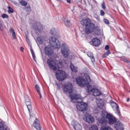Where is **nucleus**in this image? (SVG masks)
<instances>
[{
	"mask_svg": "<svg viewBox=\"0 0 130 130\" xmlns=\"http://www.w3.org/2000/svg\"><path fill=\"white\" fill-rule=\"evenodd\" d=\"M70 69L72 72H73V73H78V68L75 67L74 64H71Z\"/></svg>",
	"mask_w": 130,
	"mask_h": 130,
	"instance_id": "23",
	"label": "nucleus"
},
{
	"mask_svg": "<svg viewBox=\"0 0 130 130\" xmlns=\"http://www.w3.org/2000/svg\"><path fill=\"white\" fill-rule=\"evenodd\" d=\"M90 43L91 44V45L98 47V46H99V45H100L101 44V42H100V40H99V39L95 38L91 40Z\"/></svg>",
	"mask_w": 130,
	"mask_h": 130,
	"instance_id": "13",
	"label": "nucleus"
},
{
	"mask_svg": "<svg viewBox=\"0 0 130 130\" xmlns=\"http://www.w3.org/2000/svg\"><path fill=\"white\" fill-rule=\"evenodd\" d=\"M57 87H59V85H58Z\"/></svg>",
	"mask_w": 130,
	"mask_h": 130,
	"instance_id": "50",
	"label": "nucleus"
},
{
	"mask_svg": "<svg viewBox=\"0 0 130 130\" xmlns=\"http://www.w3.org/2000/svg\"><path fill=\"white\" fill-rule=\"evenodd\" d=\"M100 130H113V129H112L110 126H104L101 127Z\"/></svg>",
	"mask_w": 130,
	"mask_h": 130,
	"instance_id": "32",
	"label": "nucleus"
},
{
	"mask_svg": "<svg viewBox=\"0 0 130 130\" xmlns=\"http://www.w3.org/2000/svg\"><path fill=\"white\" fill-rule=\"evenodd\" d=\"M0 30L4 33L5 32V30H4V26H3V24H2V22L0 21Z\"/></svg>",
	"mask_w": 130,
	"mask_h": 130,
	"instance_id": "38",
	"label": "nucleus"
},
{
	"mask_svg": "<svg viewBox=\"0 0 130 130\" xmlns=\"http://www.w3.org/2000/svg\"><path fill=\"white\" fill-rule=\"evenodd\" d=\"M111 106H112V108H114V107H115L116 109V113H117V114H119L120 111L119 107L118 106V105H117V104H116V103L114 102L113 101H111Z\"/></svg>",
	"mask_w": 130,
	"mask_h": 130,
	"instance_id": "15",
	"label": "nucleus"
},
{
	"mask_svg": "<svg viewBox=\"0 0 130 130\" xmlns=\"http://www.w3.org/2000/svg\"><path fill=\"white\" fill-rule=\"evenodd\" d=\"M26 41H27V43H28V44H29V43H30V40H29V39H28L27 37H26Z\"/></svg>",
	"mask_w": 130,
	"mask_h": 130,
	"instance_id": "45",
	"label": "nucleus"
},
{
	"mask_svg": "<svg viewBox=\"0 0 130 130\" xmlns=\"http://www.w3.org/2000/svg\"><path fill=\"white\" fill-rule=\"evenodd\" d=\"M34 30L36 31V33H39L43 31V26L40 23H37L34 24L33 26Z\"/></svg>",
	"mask_w": 130,
	"mask_h": 130,
	"instance_id": "9",
	"label": "nucleus"
},
{
	"mask_svg": "<svg viewBox=\"0 0 130 130\" xmlns=\"http://www.w3.org/2000/svg\"><path fill=\"white\" fill-rule=\"evenodd\" d=\"M72 125H73L75 130H82V125L79 123L77 121H72Z\"/></svg>",
	"mask_w": 130,
	"mask_h": 130,
	"instance_id": "14",
	"label": "nucleus"
},
{
	"mask_svg": "<svg viewBox=\"0 0 130 130\" xmlns=\"http://www.w3.org/2000/svg\"><path fill=\"white\" fill-rule=\"evenodd\" d=\"M49 43L52 47H54L55 48L59 49V47H60V42L54 37H51L50 38Z\"/></svg>",
	"mask_w": 130,
	"mask_h": 130,
	"instance_id": "4",
	"label": "nucleus"
},
{
	"mask_svg": "<svg viewBox=\"0 0 130 130\" xmlns=\"http://www.w3.org/2000/svg\"><path fill=\"white\" fill-rule=\"evenodd\" d=\"M30 51L34 60H35V61H36V59H35L36 58V56H35V53L34 52L33 49H32V47H30Z\"/></svg>",
	"mask_w": 130,
	"mask_h": 130,
	"instance_id": "30",
	"label": "nucleus"
},
{
	"mask_svg": "<svg viewBox=\"0 0 130 130\" xmlns=\"http://www.w3.org/2000/svg\"><path fill=\"white\" fill-rule=\"evenodd\" d=\"M20 50H21V51H24V48L23 47H20Z\"/></svg>",
	"mask_w": 130,
	"mask_h": 130,
	"instance_id": "46",
	"label": "nucleus"
},
{
	"mask_svg": "<svg viewBox=\"0 0 130 130\" xmlns=\"http://www.w3.org/2000/svg\"><path fill=\"white\" fill-rule=\"evenodd\" d=\"M86 121L88 123H93L94 121V118L91 115H88L86 117Z\"/></svg>",
	"mask_w": 130,
	"mask_h": 130,
	"instance_id": "18",
	"label": "nucleus"
},
{
	"mask_svg": "<svg viewBox=\"0 0 130 130\" xmlns=\"http://www.w3.org/2000/svg\"><path fill=\"white\" fill-rule=\"evenodd\" d=\"M106 123H107V120H106L105 117H102L98 119V125H100L101 126H104V125H106Z\"/></svg>",
	"mask_w": 130,
	"mask_h": 130,
	"instance_id": "12",
	"label": "nucleus"
},
{
	"mask_svg": "<svg viewBox=\"0 0 130 130\" xmlns=\"http://www.w3.org/2000/svg\"><path fill=\"white\" fill-rule=\"evenodd\" d=\"M106 118L108 119L109 124H114L116 122V118L111 114L107 113Z\"/></svg>",
	"mask_w": 130,
	"mask_h": 130,
	"instance_id": "8",
	"label": "nucleus"
},
{
	"mask_svg": "<svg viewBox=\"0 0 130 130\" xmlns=\"http://www.w3.org/2000/svg\"><path fill=\"white\" fill-rule=\"evenodd\" d=\"M69 51H70V49H69V47L67 46V44L66 43L62 44L61 52L64 57L67 58L69 57V54H70Z\"/></svg>",
	"mask_w": 130,
	"mask_h": 130,
	"instance_id": "6",
	"label": "nucleus"
},
{
	"mask_svg": "<svg viewBox=\"0 0 130 130\" xmlns=\"http://www.w3.org/2000/svg\"><path fill=\"white\" fill-rule=\"evenodd\" d=\"M122 59L123 61H124V62H128L129 63V61L127 60L126 59H125L124 58H122Z\"/></svg>",
	"mask_w": 130,
	"mask_h": 130,
	"instance_id": "43",
	"label": "nucleus"
},
{
	"mask_svg": "<svg viewBox=\"0 0 130 130\" xmlns=\"http://www.w3.org/2000/svg\"><path fill=\"white\" fill-rule=\"evenodd\" d=\"M126 101L127 102H129V98H127Z\"/></svg>",
	"mask_w": 130,
	"mask_h": 130,
	"instance_id": "48",
	"label": "nucleus"
},
{
	"mask_svg": "<svg viewBox=\"0 0 130 130\" xmlns=\"http://www.w3.org/2000/svg\"><path fill=\"white\" fill-rule=\"evenodd\" d=\"M50 34L54 36L56 35V31H55V29L52 28L50 30Z\"/></svg>",
	"mask_w": 130,
	"mask_h": 130,
	"instance_id": "36",
	"label": "nucleus"
},
{
	"mask_svg": "<svg viewBox=\"0 0 130 130\" xmlns=\"http://www.w3.org/2000/svg\"><path fill=\"white\" fill-rule=\"evenodd\" d=\"M26 106L27 107L28 112L30 114V113H31V112H32V105H31V103H29V104L27 103Z\"/></svg>",
	"mask_w": 130,
	"mask_h": 130,
	"instance_id": "25",
	"label": "nucleus"
},
{
	"mask_svg": "<svg viewBox=\"0 0 130 130\" xmlns=\"http://www.w3.org/2000/svg\"><path fill=\"white\" fill-rule=\"evenodd\" d=\"M33 125L35 128L37 130H41V127L40 126V123H39V120L36 119L33 124Z\"/></svg>",
	"mask_w": 130,
	"mask_h": 130,
	"instance_id": "17",
	"label": "nucleus"
},
{
	"mask_svg": "<svg viewBox=\"0 0 130 130\" xmlns=\"http://www.w3.org/2000/svg\"><path fill=\"white\" fill-rule=\"evenodd\" d=\"M56 85L57 86H58V83H56Z\"/></svg>",
	"mask_w": 130,
	"mask_h": 130,
	"instance_id": "49",
	"label": "nucleus"
},
{
	"mask_svg": "<svg viewBox=\"0 0 130 130\" xmlns=\"http://www.w3.org/2000/svg\"><path fill=\"white\" fill-rule=\"evenodd\" d=\"M0 130H7V128L5 129V122L0 119Z\"/></svg>",
	"mask_w": 130,
	"mask_h": 130,
	"instance_id": "24",
	"label": "nucleus"
},
{
	"mask_svg": "<svg viewBox=\"0 0 130 130\" xmlns=\"http://www.w3.org/2000/svg\"><path fill=\"white\" fill-rule=\"evenodd\" d=\"M114 127L116 130H123V124H122V123L118 121L115 124Z\"/></svg>",
	"mask_w": 130,
	"mask_h": 130,
	"instance_id": "16",
	"label": "nucleus"
},
{
	"mask_svg": "<svg viewBox=\"0 0 130 130\" xmlns=\"http://www.w3.org/2000/svg\"><path fill=\"white\" fill-rule=\"evenodd\" d=\"M67 2L68 4H71V0H67Z\"/></svg>",
	"mask_w": 130,
	"mask_h": 130,
	"instance_id": "47",
	"label": "nucleus"
},
{
	"mask_svg": "<svg viewBox=\"0 0 130 130\" xmlns=\"http://www.w3.org/2000/svg\"><path fill=\"white\" fill-rule=\"evenodd\" d=\"M26 12H27L28 15L30 14V13H31V11H32V10H31V7L28 6V7H26L25 8Z\"/></svg>",
	"mask_w": 130,
	"mask_h": 130,
	"instance_id": "34",
	"label": "nucleus"
},
{
	"mask_svg": "<svg viewBox=\"0 0 130 130\" xmlns=\"http://www.w3.org/2000/svg\"><path fill=\"white\" fill-rule=\"evenodd\" d=\"M47 62L51 70L53 71H56L57 70V65H56V63L53 60L48 59Z\"/></svg>",
	"mask_w": 130,
	"mask_h": 130,
	"instance_id": "7",
	"label": "nucleus"
},
{
	"mask_svg": "<svg viewBox=\"0 0 130 130\" xmlns=\"http://www.w3.org/2000/svg\"><path fill=\"white\" fill-rule=\"evenodd\" d=\"M110 48V47H109V45H106L105 46V49L106 50H109V49Z\"/></svg>",
	"mask_w": 130,
	"mask_h": 130,
	"instance_id": "41",
	"label": "nucleus"
},
{
	"mask_svg": "<svg viewBox=\"0 0 130 130\" xmlns=\"http://www.w3.org/2000/svg\"><path fill=\"white\" fill-rule=\"evenodd\" d=\"M62 88L64 93H68L69 94H70V97L71 99V101H73V102H76L77 103L76 108L79 111H86V110H87L88 108V105H87L86 103H84L83 102H79L77 101V100L81 99V96L77 94H71V93H73V84H72V83H68L67 84L63 85H62Z\"/></svg>",
	"mask_w": 130,
	"mask_h": 130,
	"instance_id": "1",
	"label": "nucleus"
},
{
	"mask_svg": "<svg viewBox=\"0 0 130 130\" xmlns=\"http://www.w3.org/2000/svg\"><path fill=\"white\" fill-rule=\"evenodd\" d=\"M55 76L57 80L59 81H63L67 78L66 72L62 70H57L56 72Z\"/></svg>",
	"mask_w": 130,
	"mask_h": 130,
	"instance_id": "5",
	"label": "nucleus"
},
{
	"mask_svg": "<svg viewBox=\"0 0 130 130\" xmlns=\"http://www.w3.org/2000/svg\"><path fill=\"white\" fill-rule=\"evenodd\" d=\"M35 89L36 91L38 92L40 99H41V98H42V95L41 94V92H40V88L39 87V85L36 84L35 85Z\"/></svg>",
	"mask_w": 130,
	"mask_h": 130,
	"instance_id": "21",
	"label": "nucleus"
},
{
	"mask_svg": "<svg viewBox=\"0 0 130 130\" xmlns=\"http://www.w3.org/2000/svg\"><path fill=\"white\" fill-rule=\"evenodd\" d=\"M25 102L26 103V105H27V103L29 104V103H31V100H30V98L28 96H26L25 99Z\"/></svg>",
	"mask_w": 130,
	"mask_h": 130,
	"instance_id": "35",
	"label": "nucleus"
},
{
	"mask_svg": "<svg viewBox=\"0 0 130 130\" xmlns=\"http://www.w3.org/2000/svg\"><path fill=\"white\" fill-rule=\"evenodd\" d=\"M104 22L106 24V25L109 24V20H108V19H104Z\"/></svg>",
	"mask_w": 130,
	"mask_h": 130,
	"instance_id": "40",
	"label": "nucleus"
},
{
	"mask_svg": "<svg viewBox=\"0 0 130 130\" xmlns=\"http://www.w3.org/2000/svg\"><path fill=\"white\" fill-rule=\"evenodd\" d=\"M90 82L91 79L89 76H86L85 79L81 77L76 78L77 84L80 86V87H85V86H86V88H87V90H90V88H91V85H90Z\"/></svg>",
	"mask_w": 130,
	"mask_h": 130,
	"instance_id": "3",
	"label": "nucleus"
},
{
	"mask_svg": "<svg viewBox=\"0 0 130 130\" xmlns=\"http://www.w3.org/2000/svg\"><path fill=\"white\" fill-rule=\"evenodd\" d=\"M80 23L81 25L85 26V34H92L95 31V24L91 22L90 18L83 19Z\"/></svg>",
	"mask_w": 130,
	"mask_h": 130,
	"instance_id": "2",
	"label": "nucleus"
},
{
	"mask_svg": "<svg viewBox=\"0 0 130 130\" xmlns=\"http://www.w3.org/2000/svg\"><path fill=\"white\" fill-rule=\"evenodd\" d=\"M10 33L12 34V37L13 39H16V32H15V30L13 28H10Z\"/></svg>",
	"mask_w": 130,
	"mask_h": 130,
	"instance_id": "26",
	"label": "nucleus"
},
{
	"mask_svg": "<svg viewBox=\"0 0 130 130\" xmlns=\"http://www.w3.org/2000/svg\"><path fill=\"white\" fill-rule=\"evenodd\" d=\"M37 41L40 43V44H43L44 39L42 37H38L37 39Z\"/></svg>",
	"mask_w": 130,
	"mask_h": 130,
	"instance_id": "27",
	"label": "nucleus"
},
{
	"mask_svg": "<svg viewBox=\"0 0 130 130\" xmlns=\"http://www.w3.org/2000/svg\"><path fill=\"white\" fill-rule=\"evenodd\" d=\"M2 17L3 19H5L6 18V19H9V15H8L7 14H2Z\"/></svg>",
	"mask_w": 130,
	"mask_h": 130,
	"instance_id": "39",
	"label": "nucleus"
},
{
	"mask_svg": "<svg viewBox=\"0 0 130 130\" xmlns=\"http://www.w3.org/2000/svg\"><path fill=\"white\" fill-rule=\"evenodd\" d=\"M87 55L90 57V58H91L92 62H95V58H94V55H93V53L89 52L87 53Z\"/></svg>",
	"mask_w": 130,
	"mask_h": 130,
	"instance_id": "22",
	"label": "nucleus"
},
{
	"mask_svg": "<svg viewBox=\"0 0 130 130\" xmlns=\"http://www.w3.org/2000/svg\"><path fill=\"white\" fill-rule=\"evenodd\" d=\"M102 9H103L104 10H105V9H106V6L105 5V3H103V4L102 5Z\"/></svg>",
	"mask_w": 130,
	"mask_h": 130,
	"instance_id": "42",
	"label": "nucleus"
},
{
	"mask_svg": "<svg viewBox=\"0 0 130 130\" xmlns=\"http://www.w3.org/2000/svg\"><path fill=\"white\" fill-rule=\"evenodd\" d=\"M62 21L66 27H71L72 24L71 23L70 20H68V18H63Z\"/></svg>",
	"mask_w": 130,
	"mask_h": 130,
	"instance_id": "19",
	"label": "nucleus"
},
{
	"mask_svg": "<svg viewBox=\"0 0 130 130\" xmlns=\"http://www.w3.org/2000/svg\"><path fill=\"white\" fill-rule=\"evenodd\" d=\"M20 4L23 7H26V6H27V5H28V3H27L26 2V1H25L24 0H22L21 1H20Z\"/></svg>",
	"mask_w": 130,
	"mask_h": 130,
	"instance_id": "33",
	"label": "nucleus"
},
{
	"mask_svg": "<svg viewBox=\"0 0 130 130\" xmlns=\"http://www.w3.org/2000/svg\"><path fill=\"white\" fill-rule=\"evenodd\" d=\"M8 12L9 13V14H11L12 13H14V11H13V8H12V7H8Z\"/></svg>",
	"mask_w": 130,
	"mask_h": 130,
	"instance_id": "37",
	"label": "nucleus"
},
{
	"mask_svg": "<svg viewBox=\"0 0 130 130\" xmlns=\"http://www.w3.org/2000/svg\"><path fill=\"white\" fill-rule=\"evenodd\" d=\"M95 35H100L101 34V29H99V28H96V29L94 31Z\"/></svg>",
	"mask_w": 130,
	"mask_h": 130,
	"instance_id": "29",
	"label": "nucleus"
},
{
	"mask_svg": "<svg viewBox=\"0 0 130 130\" xmlns=\"http://www.w3.org/2000/svg\"><path fill=\"white\" fill-rule=\"evenodd\" d=\"M98 103V106L100 109H102L104 107V102L101 99H99Z\"/></svg>",
	"mask_w": 130,
	"mask_h": 130,
	"instance_id": "20",
	"label": "nucleus"
},
{
	"mask_svg": "<svg viewBox=\"0 0 130 130\" xmlns=\"http://www.w3.org/2000/svg\"><path fill=\"white\" fill-rule=\"evenodd\" d=\"M101 16H104L105 15V12L103 10H101Z\"/></svg>",
	"mask_w": 130,
	"mask_h": 130,
	"instance_id": "44",
	"label": "nucleus"
},
{
	"mask_svg": "<svg viewBox=\"0 0 130 130\" xmlns=\"http://www.w3.org/2000/svg\"><path fill=\"white\" fill-rule=\"evenodd\" d=\"M89 130H98V126L96 124H93L89 127Z\"/></svg>",
	"mask_w": 130,
	"mask_h": 130,
	"instance_id": "28",
	"label": "nucleus"
},
{
	"mask_svg": "<svg viewBox=\"0 0 130 130\" xmlns=\"http://www.w3.org/2000/svg\"><path fill=\"white\" fill-rule=\"evenodd\" d=\"M91 87L92 86H91L89 88V90L88 89V90L90 92H91L92 93L93 96L96 97L97 96H100V95H101L102 93H101V91H100V90H99L96 88H94L92 89H90Z\"/></svg>",
	"mask_w": 130,
	"mask_h": 130,
	"instance_id": "11",
	"label": "nucleus"
},
{
	"mask_svg": "<svg viewBox=\"0 0 130 130\" xmlns=\"http://www.w3.org/2000/svg\"><path fill=\"white\" fill-rule=\"evenodd\" d=\"M111 52H110V50H108L103 55V58H105V57H107L110 54Z\"/></svg>",
	"mask_w": 130,
	"mask_h": 130,
	"instance_id": "31",
	"label": "nucleus"
},
{
	"mask_svg": "<svg viewBox=\"0 0 130 130\" xmlns=\"http://www.w3.org/2000/svg\"><path fill=\"white\" fill-rule=\"evenodd\" d=\"M45 54L48 56H51L53 54V50L50 46H46L44 49Z\"/></svg>",
	"mask_w": 130,
	"mask_h": 130,
	"instance_id": "10",
	"label": "nucleus"
}]
</instances>
